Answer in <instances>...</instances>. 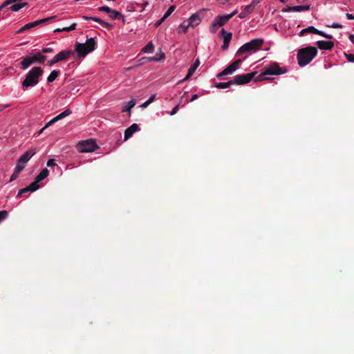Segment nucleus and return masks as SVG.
<instances>
[{
	"label": "nucleus",
	"mask_w": 354,
	"mask_h": 354,
	"mask_svg": "<svg viewBox=\"0 0 354 354\" xmlns=\"http://www.w3.org/2000/svg\"><path fill=\"white\" fill-rule=\"evenodd\" d=\"M59 75V71H55V70L53 71L50 73L48 77H47V82L48 83L53 82L58 77Z\"/></svg>",
	"instance_id": "obj_28"
},
{
	"label": "nucleus",
	"mask_w": 354,
	"mask_h": 354,
	"mask_svg": "<svg viewBox=\"0 0 354 354\" xmlns=\"http://www.w3.org/2000/svg\"><path fill=\"white\" fill-rule=\"evenodd\" d=\"M28 3H20L12 5L9 9L13 12H18L20 9L27 6Z\"/></svg>",
	"instance_id": "obj_26"
},
{
	"label": "nucleus",
	"mask_w": 354,
	"mask_h": 354,
	"mask_svg": "<svg viewBox=\"0 0 354 354\" xmlns=\"http://www.w3.org/2000/svg\"><path fill=\"white\" fill-rule=\"evenodd\" d=\"M259 2L260 0H253L250 4L254 8Z\"/></svg>",
	"instance_id": "obj_52"
},
{
	"label": "nucleus",
	"mask_w": 354,
	"mask_h": 354,
	"mask_svg": "<svg viewBox=\"0 0 354 354\" xmlns=\"http://www.w3.org/2000/svg\"><path fill=\"white\" fill-rule=\"evenodd\" d=\"M187 21L190 24L191 27L194 28L196 26H198L201 21V19L200 18L199 15L197 13L193 14L188 19Z\"/></svg>",
	"instance_id": "obj_17"
},
{
	"label": "nucleus",
	"mask_w": 354,
	"mask_h": 354,
	"mask_svg": "<svg viewBox=\"0 0 354 354\" xmlns=\"http://www.w3.org/2000/svg\"><path fill=\"white\" fill-rule=\"evenodd\" d=\"M282 12H295L294 6H287L282 9Z\"/></svg>",
	"instance_id": "obj_42"
},
{
	"label": "nucleus",
	"mask_w": 354,
	"mask_h": 354,
	"mask_svg": "<svg viewBox=\"0 0 354 354\" xmlns=\"http://www.w3.org/2000/svg\"><path fill=\"white\" fill-rule=\"evenodd\" d=\"M62 31H64V32H69L71 31V29L69 28V27H65V28H63L62 29L60 28H57L55 32H62Z\"/></svg>",
	"instance_id": "obj_46"
},
{
	"label": "nucleus",
	"mask_w": 354,
	"mask_h": 354,
	"mask_svg": "<svg viewBox=\"0 0 354 354\" xmlns=\"http://www.w3.org/2000/svg\"><path fill=\"white\" fill-rule=\"evenodd\" d=\"M57 62H58V61L56 59V57L55 56L52 59H50L48 62V65L51 66Z\"/></svg>",
	"instance_id": "obj_44"
},
{
	"label": "nucleus",
	"mask_w": 354,
	"mask_h": 354,
	"mask_svg": "<svg viewBox=\"0 0 354 354\" xmlns=\"http://www.w3.org/2000/svg\"><path fill=\"white\" fill-rule=\"evenodd\" d=\"M263 44L262 39H254L250 41L241 46L236 53V56H240L242 54L258 50Z\"/></svg>",
	"instance_id": "obj_3"
},
{
	"label": "nucleus",
	"mask_w": 354,
	"mask_h": 354,
	"mask_svg": "<svg viewBox=\"0 0 354 354\" xmlns=\"http://www.w3.org/2000/svg\"><path fill=\"white\" fill-rule=\"evenodd\" d=\"M31 58H32V60L33 61V64L36 63V62L42 64L46 60V57L43 55L41 53H37L35 55H34L33 56H32Z\"/></svg>",
	"instance_id": "obj_21"
},
{
	"label": "nucleus",
	"mask_w": 354,
	"mask_h": 354,
	"mask_svg": "<svg viewBox=\"0 0 354 354\" xmlns=\"http://www.w3.org/2000/svg\"><path fill=\"white\" fill-rule=\"evenodd\" d=\"M154 49V46L152 41H149L143 48L142 51L144 53H151Z\"/></svg>",
	"instance_id": "obj_33"
},
{
	"label": "nucleus",
	"mask_w": 354,
	"mask_h": 354,
	"mask_svg": "<svg viewBox=\"0 0 354 354\" xmlns=\"http://www.w3.org/2000/svg\"><path fill=\"white\" fill-rule=\"evenodd\" d=\"M256 73H250L246 74H242L236 75L234 80L233 82L234 84L237 85H243L250 82L254 77Z\"/></svg>",
	"instance_id": "obj_7"
},
{
	"label": "nucleus",
	"mask_w": 354,
	"mask_h": 354,
	"mask_svg": "<svg viewBox=\"0 0 354 354\" xmlns=\"http://www.w3.org/2000/svg\"><path fill=\"white\" fill-rule=\"evenodd\" d=\"M220 36L223 37V44L221 46L223 50H226L229 48V44L232 38V33L227 32L224 29H222L220 32Z\"/></svg>",
	"instance_id": "obj_9"
},
{
	"label": "nucleus",
	"mask_w": 354,
	"mask_h": 354,
	"mask_svg": "<svg viewBox=\"0 0 354 354\" xmlns=\"http://www.w3.org/2000/svg\"><path fill=\"white\" fill-rule=\"evenodd\" d=\"M149 104H150V103L149 102V101H148V100H147L145 102H144V103L141 105V107H142V108H146V107H147Z\"/></svg>",
	"instance_id": "obj_54"
},
{
	"label": "nucleus",
	"mask_w": 354,
	"mask_h": 354,
	"mask_svg": "<svg viewBox=\"0 0 354 354\" xmlns=\"http://www.w3.org/2000/svg\"><path fill=\"white\" fill-rule=\"evenodd\" d=\"M319 34H318V35H320V36H322L326 39H333V36L331 35H328V34H326L325 32H324L323 31H321L319 30Z\"/></svg>",
	"instance_id": "obj_41"
},
{
	"label": "nucleus",
	"mask_w": 354,
	"mask_h": 354,
	"mask_svg": "<svg viewBox=\"0 0 354 354\" xmlns=\"http://www.w3.org/2000/svg\"><path fill=\"white\" fill-rule=\"evenodd\" d=\"M198 98V95L197 94H194V95H192L190 101L193 102V101H194L195 100H196Z\"/></svg>",
	"instance_id": "obj_57"
},
{
	"label": "nucleus",
	"mask_w": 354,
	"mask_h": 354,
	"mask_svg": "<svg viewBox=\"0 0 354 354\" xmlns=\"http://www.w3.org/2000/svg\"><path fill=\"white\" fill-rule=\"evenodd\" d=\"M166 19V18H165V17L163 16L160 20H158L155 24V27H158L159 26H160L162 24V23Z\"/></svg>",
	"instance_id": "obj_45"
},
{
	"label": "nucleus",
	"mask_w": 354,
	"mask_h": 354,
	"mask_svg": "<svg viewBox=\"0 0 354 354\" xmlns=\"http://www.w3.org/2000/svg\"><path fill=\"white\" fill-rule=\"evenodd\" d=\"M56 17L55 16H52V17H47V18H45V19H40V20H37V21H32V22H30L28 24H26V25H24L23 27H21L19 30H17V33H22L26 30H28L31 28H35L39 25H42V24H46V22H48V21H52L53 19H54Z\"/></svg>",
	"instance_id": "obj_6"
},
{
	"label": "nucleus",
	"mask_w": 354,
	"mask_h": 354,
	"mask_svg": "<svg viewBox=\"0 0 354 354\" xmlns=\"http://www.w3.org/2000/svg\"><path fill=\"white\" fill-rule=\"evenodd\" d=\"M95 41L93 38L87 39L86 43H76L75 51L77 53L79 57H84L88 53L92 52L95 48Z\"/></svg>",
	"instance_id": "obj_4"
},
{
	"label": "nucleus",
	"mask_w": 354,
	"mask_h": 354,
	"mask_svg": "<svg viewBox=\"0 0 354 354\" xmlns=\"http://www.w3.org/2000/svg\"><path fill=\"white\" fill-rule=\"evenodd\" d=\"M44 53H50L53 52V49L52 48H44L41 50Z\"/></svg>",
	"instance_id": "obj_47"
},
{
	"label": "nucleus",
	"mask_w": 354,
	"mask_h": 354,
	"mask_svg": "<svg viewBox=\"0 0 354 354\" xmlns=\"http://www.w3.org/2000/svg\"><path fill=\"white\" fill-rule=\"evenodd\" d=\"M176 9V6H171L169 9L167 10V12L165 13L164 17L165 18H167L169 16L171 15V13L174 11Z\"/></svg>",
	"instance_id": "obj_36"
},
{
	"label": "nucleus",
	"mask_w": 354,
	"mask_h": 354,
	"mask_svg": "<svg viewBox=\"0 0 354 354\" xmlns=\"http://www.w3.org/2000/svg\"><path fill=\"white\" fill-rule=\"evenodd\" d=\"M43 70L41 68L33 67L26 75V78L22 82L24 88H28L36 85L39 82V78L42 75Z\"/></svg>",
	"instance_id": "obj_2"
},
{
	"label": "nucleus",
	"mask_w": 354,
	"mask_h": 354,
	"mask_svg": "<svg viewBox=\"0 0 354 354\" xmlns=\"http://www.w3.org/2000/svg\"><path fill=\"white\" fill-rule=\"evenodd\" d=\"M228 74H230V72L227 71V68H225L223 71H221V73H219L216 77L218 78H221V77L224 76V75H228Z\"/></svg>",
	"instance_id": "obj_40"
},
{
	"label": "nucleus",
	"mask_w": 354,
	"mask_h": 354,
	"mask_svg": "<svg viewBox=\"0 0 354 354\" xmlns=\"http://www.w3.org/2000/svg\"><path fill=\"white\" fill-rule=\"evenodd\" d=\"M50 174V170L47 168L43 169L41 172L36 177H48Z\"/></svg>",
	"instance_id": "obj_35"
},
{
	"label": "nucleus",
	"mask_w": 354,
	"mask_h": 354,
	"mask_svg": "<svg viewBox=\"0 0 354 354\" xmlns=\"http://www.w3.org/2000/svg\"><path fill=\"white\" fill-rule=\"evenodd\" d=\"M237 12V10H234L232 13L227 15V16H230V19L232 18Z\"/></svg>",
	"instance_id": "obj_53"
},
{
	"label": "nucleus",
	"mask_w": 354,
	"mask_h": 354,
	"mask_svg": "<svg viewBox=\"0 0 354 354\" xmlns=\"http://www.w3.org/2000/svg\"><path fill=\"white\" fill-rule=\"evenodd\" d=\"M80 151L82 152H92L98 148L93 140H85L80 143Z\"/></svg>",
	"instance_id": "obj_8"
},
{
	"label": "nucleus",
	"mask_w": 354,
	"mask_h": 354,
	"mask_svg": "<svg viewBox=\"0 0 354 354\" xmlns=\"http://www.w3.org/2000/svg\"><path fill=\"white\" fill-rule=\"evenodd\" d=\"M26 163L21 162L19 159L15 169V171L11 177H16L26 167Z\"/></svg>",
	"instance_id": "obj_20"
},
{
	"label": "nucleus",
	"mask_w": 354,
	"mask_h": 354,
	"mask_svg": "<svg viewBox=\"0 0 354 354\" xmlns=\"http://www.w3.org/2000/svg\"><path fill=\"white\" fill-rule=\"evenodd\" d=\"M36 150L35 149H30L26 151L21 157L19 160L22 162L27 163L28 161L35 154Z\"/></svg>",
	"instance_id": "obj_13"
},
{
	"label": "nucleus",
	"mask_w": 354,
	"mask_h": 354,
	"mask_svg": "<svg viewBox=\"0 0 354 354\" xmlns=\"http://www.w3.org/2000/svg\"><path fill=\"white\" fill-rule=\"evenodd\" d=\"M120 17H122V14L120 12L113 9L111 10L109 12V17L111 19L115 20L120 19Z\"/></svg>",
	"instance_id": "obj_29"
},
{
	"label": "nucleus",
	"mask_w": 354,
	"mask_h": 354,
	"mask_svg": "<svg viewBox=\"0 0 354 354\" xmlns=\"http://www.w3.org/2000/svg\"><path fill=\"white\" fill-rule=\"evenodd\" d=\"M47 167L50 169H56L57 170H59V167L55 163L54 159H50L47 162Z\"/></svg>",
	"instance_id": "obj_32"
},
{
	"label": "nucleus",
	"mask_w": 354,
	"mask_h": 354,
	"mask_svg": "<svg viewBox=\"0 0 354 354\" xmlns=\"http://www.w3.org/2000/svg\"><path fill=\"white\" fill-rule=\"evenodd\" d=\"M33 64L30 56H27L21 62V68L26 70L28 66Z\"/></svg>",
	"instance_id": "obj_22"
},
{
	"label": "nucleus",
	"mask_w": 354,
	"mask_h": 354,
	"mask_svg": "<svg viewBox=\"0 0 354 354\" xmlns=\"http://www.w3.org/2000/svg\"><path fill=\"white\" fill-rule=\"evenodd\" d=\"M230 0H225V1H229Z\"/></svg>",
	"instance_id": "obj_62"
},
{
	"label": "nucleus",
	"mask_w": 354,
	"mask_h": 354,
	"mask_svg": "<svg viewBox=\"0 0 354 354\" xmlns=\"http://www.w3.org/2000/svg\"><path fill=\"white\" fill-rule=\"evenodd\" d=\"M73 54L71 50H63L55 55L56 59L59 62L66 60Z\"/></svg>",
	"instance_id": "obj_16"
},
{
	"label": "nucleus",
	"mask_w": 354,
	"mask_h": 354,
	"mask_svg": "<svg viewBox=\"0 0 354 354\" xmlns=\"http://www.w3.org/2000/svg\"><path fill=\"white\" fill-rule=\"evenodd\" d=\"M317 55V49L313 46L301 48L297 53L298 64L305 66L308 64Z\"/></svg>",
	"instance_id": "obj_1"
},
{
	"label": "nucleus",
	"mask_w": 354,
	"mask_h": 354,
	"mask_svg": "<svg viewBox=\"0 0 354 354\" xmlns=\"http://www.w3.org/2000/svg\"><path fill=\"white\" fill-rule=\"evenodd\" d=\"M97 10L100 12H105L109 14L111 8L106 6H103L99 7Z\"/></svg>",
	"instance_id": "obj_38"
},
{
	"label": "nucleus",
	"mask_w": 354,
	"mask_h": 354,
	"mask_svg": "<svg viewBox=\"0 0 354 354\" xmlns=\"http://www.w3.org/2000/svg\"><path fill=\"white\" fill-rule=\"evenodd\" d=\"M346 17H347V19H349V20H353V19H354V16H353V15L349 14V13H347V14H346Z\"/></svg>",
	"instance_id": "obj_55"
},
{
	"label": "nucleus",
	"mask_w": 354,
	"mask_h": 354,
	"mask_svg": "<svg viewBox=\"0 0 354 354\" xmlns=\"http://www.w3.org/2000/svg\"><path fill=\"white\" fill-rule=\"evenodd\" d=\"M76 26H77V24L75 23H73V24H71L69 26V28L71 29V31L75 30L76 28Z\"/></svg>",
	"instance_id": "obj_56"
},
{
	"label": "nucleus",
	"mask_w": 354,
	"mask_h": 354,
	"mask_svg": "<svg viewBox=\"0 0 354 354\" xmlns=\"http://www.w3.org/2000/svg\"><path fill=\"white\" fill-rule=\"evenodd\" d=\"M317 47L321 50H331L334 47V42L330 41H317Z\"/></svg>",
	"instance_id": "obj_12"
},
{
	"label": "nucleus",
	"mask_w": 354,
	"mask_h": 354,
	"mask_svg": "<svg viewBox=\"0 0 354 354\" xmlns=\"http://www.w3.org/2000/svg\"><path fill=\"white\" fill-rule=\"evenodd\" d=\"M319 30H317V28H315L314 26H309L306 28L301 30V31L299 33V36H303V35H304V34L308 33V32L318 35V34H319Z\"/></svg>",
	"instance_id": "obj_23"
},
{
	"label": "nucleus",
	"mask_w": 354,
	"mask_h": 354,
	"mask_svg": "<svg viewBox=\"0 0 354 354\" xmlns=\"http://www.w3.org/2000/svg\"><path fill=\"white\" fill-rule=\"evenodd\" d=\"M52 171V174H53L54 176H59L62 174V173L60 172L61 170H57L56 169H50Z\"/></svg>",
	"instance_id": "obj_49"
},
{
	"label": "nucleus",
	"mask_w": 354,
	"mask_h": 354,
	"mask_svg": "<svg viewBox=\"0 0 354 354\" xmlns=\"http://www.w3.org/2000/svg\"><path fill=\"white\" fill-rule=\"evenodd\" d=\"M189 27H191L190 24L187 20H185L178 28V32L179 33H185Z\"/></svg>",
	"instance_id": "obj_24"
},
{
	"label": "nucleus",
	"mask_w": 354,
	"mask_h": 354,
	"mask_svg": "<svg viewBox=\"0 0 354 354\" xmlns=\"http://www.w3.org/2000/svg\"><path fill=\"white\" fill-rule=\"evenodd\" d=\"M232 84H234V82H233V80H230L229 82H218V83H216L215 86L218 88H228L230 87L231 85Z\"/></svg>",
	"instance_id": "obj_27"
},
{
	"label": "nucleus",
	"mask_w": 354,
	"mask_h": 354,
	"mask_svg": "<svg viewBox=\"0 0 354 354\" xmlns=\"http://www.w3.org/2000/svg\"><path fill=\"white\" fill-rule=\"evenodd\" d=\"M45 129H44V127H43L42 129H41L39 131H38L37 132V133H36V134H37V136H39L40 134H41V133H43V131H44Z\"/></svg>",
	"instance_id": "obj_59"
},
{
	"label": "nucleus",
	"mask_w": 354,
	"mask_h": 354,
	"mask_svg": "<svg viewBox=\"0 0 354 354\" xmlns=\"http://www.w3.org/2000/svg\"><path fill=\"white\" fill-rule=\"evenodd\" d=\"M55 122H57L55 121V120L53 118L52 120H50L48 122H47L46 124V125L44 127V129H47L48 127H50L51 125H53Z\"/></svg>",
	"instance_id": "obj_43"
},
{
	"label": "nucleus",
	"mask_w": 354,
	"mask_h": 354,
	"mask_svg": "<svg viewBox=\"0 0 354 354\" xmlns=\"http://www.w3.org/2000/svg\"><path fill=\"white\" fill-rule=\"evenodd\" d=\"M286 72V68H281L278 63L274 62L264 68L261 75H281Z\"/></svg>",
	"instance_id": "obj_5"
},
{
	"label": "nucleus",
	"mask_w": 354,
	"mask_h": 354,
	"mask_svg": "<svg viewBox=\"0 0 354 354\" xmlns=\"http://www.w3.org/2000/svg\"><path fill=\"white\" fill-rule=\"evenodd\" d=\"M71 113H72L71 110L69 109H67L64 111L62 112L61 113H59V115L55 116L54 118V119L55 120L56 122H57V121L62 120L63 118L70 115L71 114Z\"/></svg>",
	"instance_id": "obj_25"
},
{
	"label": "nucleus",
	"mask_w": 354,
	"mask_h": 354,
	"mask_svg": "<svg viewBox=\"0 0 354 354\" xmlns=\"http://www.w3.org/2000/svg\"><path fill=\"white\" fill-rule=\"evenodd\" d=\"M242 60L239 59L235 60L234 62L230 64L227 68V71L230 72V74H232L235 71H236L240 64H241Z\"/></svg>",
	"instance_id": "obj_19"
},
{
	"label": "nucleus",
	"mask_w": 354,
	"mask_h": 354,
	"mask_svg": "<svg viewBox=\"0 0 354 354\" xmlns=\"http://www.w3.org/2000/svg\"><path fill=\"white\" fill-rule=\"evenodd\" d=\"M136 101L134 100H131L129 101L127 104H126L122 109L123 112L129 111L130 113L131 109L135 106Z\"/></svg>",
	"instance_id": "obj_30"
},
{
	"label": "nucleus",
	"mask_w": 354,
	"mask_h": 354,
	"mask_svg": "<svg viewBox=\"0 0 354 354\" xmlns=\"http://www.w3.org/2000/svg\"><path fill=\"white\" fill-rule=\"evenodd\" d=\"M178 109H179V104L176 105V106H174L173 108L172 111L170 113V115H175L177 113V111H178Z\"/></svg>",
	"instance_id": "obj_48"
},
{
	"label": "nucleus",
	"mask_w": 354,
	"mask_h": 354,
	"mask_svg": "<svg viewBox=\"0 0 354 354\" xmlns=\"http://www.w3.org/2000/svg\"><path fill=\"white\" fill-rule=\"evenodd\" d=\"M280 1L282 3H286V1H288V0H280Z\"/></svg>",
	"instance_id": "obj_61"
},
{
	"label": "nucleus",
	"mask_w": 354,
	"mask_h": 354,
	"mask_svg": "<svg viewBox=\"0 0 354 354\" xmlns=\"http://www.w3.org/2000/svg\"><path fill=\"white\" fill-rule=\"evenodd\" d=\"M82 17L84 20L95 21L99 23L102 26H103L104 28H106L107 29H111L112 28V25L111 24L106 22V21H104L98 17H88V16H82Z\"/></svg>",
	"instance_id": "obj_10"
},
{
	"label": "nucleus",
	"mask_w": 354,
	"mask_h": 354,
	"mask_svg": "<svg viewBox=\"0 0 354 354\" xmlns=\"http://www.w3.org/2000/svg\"><path fill=\"white\" fill-rule=\"evenodd\" d=\"M139 127L137 124L134 123L128 127L124 131V140H127L131 136L139 130Z\"/></svg>",
	"instance_id": "obj_11"
},
{
	"label": "nucleus",
	"mask_w": 354,
	"mask_h": 354,
	"mask_svg": "<svg viewBox=\"0 0 354 354\" xmlns=\"http://www.w3.org/2000/svg\"><path fill=\"white\" fill-rule=\"evenodd\" d=\"M200 65V61L198 59H196L195 62L190 66V68L188 70V73L186 75V77L183 80V81L187 80L196 71L197 68Z\"/></svg>",
	"instance_id": "obj_15"
},
{
	"label": "nucleus",
	"mask_w": 354,
	"mask_h": 354,
	"mask_svg": "<svg viewBox=\"0 0 354 354\" xmlns=\"http://www.w3.org/2000/svg\"><path fill=\"white\" fill-rule=\"evenodd\" d=\"M328 27L334 28H341L342 26L339 24L334 23L331 26H328Z\"/></svg>",
	"instance_id": "obj_50"
},
{
	"label": "nucleus",
	"mask_w": 354,
	"mask_h": 354,
	"mask_svg": "<svg viewBox=\"0 0 354 354\" xmlns=\"http://www.w3.org/2000/svg\"><path fill=\"white\" fill-rule=\"evenodd\" d=\"M220 26L217 25V24L213 20L210 27H209V31L212 33H216Z\"/></svg>",
	"instance_id": "obj_34"
},
{
	"label": "nucleus",
	"mask_w": 354,
	"mask_h": 354,
	"mask_svg": "<svg viewBox=\"0 0 354 354\" xmlns=\"http://www.w3.org/2000/svg\"><path fill=\"white\" fill-rule=\"evenodd\" d=\"M120 19L122 20V22H123V23H124V22H125V17H124V16H123V15H122V17H120Z\"/></svg>",
	"instance_id": "obj_60"
},
{
	"label": "nucleus",
	"mask_w": 354,
	"mask_h": 354,
	"mask_svg": "<svg viewBox=\"0 0 354 354\" xmlns=\"http://www.w3.org/2000/svg\"><path fill=\"white\" fill-rule=\"evenodd\" d=\"M349 39H350V41H351L352 43H353V44H354V35L351 34V35H349Z\"/></svg>",
	"instance_id": "obj_58"
},
{
	"label": "nucleus",
	"mask_w": 354,
	"mask_h": 354,
	"mask_svg": "<svg viewBox=\"0 0 354 354\" xmlns=\"http://www.w3.org/2000/svg\"><path fill=\"white\" fill-rule=\"evenodd\" d=\"M156 98V94H153L149 98V100H147L149 101V102L151 104L153 102V100H155Z\"/></svg>",
	"instance_id": "obj_51"
},
{
	"label": "nucleus",
	"mask_w": 354,
	"mask_h": 354,
	"mask_svg": "<svg viewBox=\"0 0 354 354\" xmlns=\"http://www.w3.org/2000/svg\"><path fill=\"white\" fill-rule=\"evenodd\" d=\"M229 20H230V16H227V15H218L214 19V21L220 27L223 26L225 24H227V22Z\"/></svg>",
	"instance_id": "obj_14"
},
{
	"label": "nucleus",
	"mask_w": 354,
	"mask_h": 354,
	"mask_svg": "<svg viewBox=\"0 0 354 354\" xmlns=\"http://www.w3.org/2000/svg\"><path fill=\"white\" fill-rule=\"evenodd\" d=\"M162 58H165V54L161 53L160 55H158V54L157 53L154 57H150L149 60L150 61H159Z\"/></svg>",
	"instance_id": "obj_37"
},
{
	"label": "nucleus",
	"mask_w": 354,
	"mask_h": 354,
	"mask_svg": "<svg viewBox=\"0 0 354 354\" xmlns=\"http://www.w3.org/2000/svg\"><path fill=\"white\" fill-rule=\"evenodd\" d=\"M310 8V5L295 6H294L295 12H301V11L309 10Z\"/></svg>",
	"instance_id": "obj_31"
},
{
	"label": "nucleus",
	"mask_w": 354,
	"mask_h": 354,
	"mask_svg": "<svg viewBox=\"0 0 354 354\" xmlns=\"http://www.w3.org/2000/svg\"><path fill=\"white\" fill-rule=\"evenodd\" d=\"M254 8L251 4L246 6L244 8V9L241 11V12L239 14V17L241 19L245 18L248 15L252 12Z\"/></svg>",
	"instance_id": "obj_18"
},
{
	"label": "nucleus",
	"mask_w": 354,
	"mask_h": 354,
	"mask_svg": "<svg viewBox=\"0 0 354 354\" xmlns=\"http://www.w3.org/2000/svg\"><path fill=\"white\" fill-rule=\"evenodd\" d=\"M346 59L350 62H354V54L344 53Z\"/></svg>",
	"instance_id": "obj_39"
}]
</instances>
